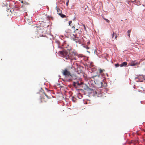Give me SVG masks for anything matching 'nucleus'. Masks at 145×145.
I'll return each mask as SVG.
<instances>
[{"label":"nucleus","instance_id":"nucleus-9","mask_svg":"<svg viewBox=\"0 0 145 145\" xmlns=\"http://www.w3.org/2000/svg\"><path fill=\"white\" fill-rule=\"evenodd\" d=\"M75 82L76 83V84L79 86L83 84V82L81 81L80 80L79 81H76Z\"/></svg>","mask_w":145,"mask_h":145},{"label":"nucleus","instance_id":"nucleus-16","mask_svg":"<svg viewBox=\"0 0 145 145\" xmlns=\"http://www.w3.org/2000/svg\"><path fill=\"white\" fill-rule=\"evenodd\" d=\"M115 67H118L119 66H120V65L118 63H117L116 64H115Z\"/></svg>","mask_w":145,"mask_h":145},{"label":"nucleus","instance_id":"nucleus-24","mask_svg":"<svg viewBox=\"0 0 145 145\" xmlns=\"http://www.w3.org/2000/svg\"><path fill=\"white\" fill-rule=\"evenodd\" d=\"M51 18L52 19V20H53V18L52 17H51Z\"/></svg>","mask_w":145,"mask_h":145},{"label":"nucleus","instance_id":"nucleus-18","mask_svg":"<svg viewBox=\"0 0 145 145\" xmlns=\"http://www.w3.org/2000/svg\"><path fill=\"white\" fill-rule=\"evenodd\" d=\"M104 19L108 23H109L110 21L108 19L105 18H104Z\"/></svg>","mask_w":145,"mask_h":145},{"label":"nucleus","instance_id":"nucleus-10","mask_svg":"<svg viewBox=\"0 0 145 145\" xmlns=\"http://www.w3.org/2000/svg\"><path fill=\"white\" fill-rule=\"evenodd\" d=\"M127 65V62H125L123 63H122L120 65V67H124L126 66Z\"/></svg>","mask_w":145,"mask_h":145},{"label":"nucleus","instance_id":"nucleus-4","mask_svg":"<svg viewBox=\"0 0 145 145\" xmlns=\"http://www.w3.org/2000/svg\"><path fill=\"white\" fill-rule=\"evenodd\" d=\"M66 33H67V35H70V36H71L72 37V35H73L74 36V37L75 38L74 40H77V39H76V38H77L76 37V36L74 35V34H72V33H73V32H72V29H71V30H70L68 29L66 31Z\"/></svg>","mask_w":145,"mask_h":145},{"label":"nucleus","instance_id":"nucleus-11","mask_svg":"<svg viewBox=\"0 0 145 145\" xmlns=\"http://www.w3.org/2000/svg\"><path fill=\"white\" fill-rule=\"evenodd\" d=\"M101 87H106L107 85V84L106 83H104V84H103V83L101 82Z\"/></svg>","mask_w":145,"mask_h":145},{"label":"nucleus","instance_id":"nucleus-15","mask_svg":"<svg viewBox=\"0 0 145 145\" xmlns=\"http://www.w3.org/2000/svg\"><path fill=\"white\" fill-rule=\"evenodd\" d=\"M105 71V70L104 69H99V72L100 73H101L103 71Z\"/></svg>","mask_w":145,"mask_h":145},{"label":"nucleus","instance_id":"nucleus-2","mask_svg":"<svg viewBox=\"0 0 145 145\" xmlns=\"http://www.w3.org/2000/svg\"><path fill=\"white\" fill-rule=\"evenodd\" d=\"M72 32L75 33L76 35H75V36H77L78 34L80 35L82 34L81 29L80 27L74 25L72 27Z\"/></svg>","mask_w":145,"mask_h":145},{"label":"nucleus","instance_id":"nucleus-19","mask_svg":"<svg viewBox=\"0 0 145 145\" xmlns=\"http://www.w3.org/2000/svg\"><path fill=\"white\" fill-rule=\"evenodd\" d=\"M69 0H67V2H66V5L67 6H68V3H69Z\"/></svg>","mask_w":145,"mask_h":145},{"label":"nucleus","instance_id":"nucleus-12","mask_svg":"<svg viewBox=\"0 0 145 145\" xmlns=\"http://www.w3.org/2000/svg\"><path fill=\"white\" fill-rule=\"evenodd\" d=\"M114 36H115V38H114V39H116L117 38V36H116V34L114 32H113V33L112 35V39H113L114 37Z\"/></svg>","mask_w":145,"mask_h":145},{"label":"nucleus","instance_id":"nucleus-20","mask_svg":"<svg viewBox=\"0 0 145 145\" xmlns=\"http://www.w3.org/2000/svg\"><path fill=\"white\" fill-rule=\"evenodd\" d=\"M72 23V21H70L69 22V26H71V24Z\"/></svg>","mask_w":145,"mask_h":145},{"label":"nucleus","instance_id":"nucleus-26","mask_svg":"<svg viewBox=\"0 0 145 145\" xmlns=\"http://www.w3.org/2000/svg\"><path fill=\"white\" fill-rule=\"evenodd\" d=\"M96 76H94V77H96Z\"/></svg>","mask_w":145,"mask_h":145},{"label":"nucleus","instance_id":"nucleus-5","mask_svg":"<svg viewBox=\"0 0 145 145\" xmlns=\"http://www.w3.org/2000/svg\"><path fill=\"white\" fill-rule=\"evenodd\" d=\"M44 96H45L47 98L49 99V98L48 97V96L47 95H46L45 93H44L43 94V97L41 98V101L42 102H46L47 101V99H45V98L44 97Z\"/></svg>","mask_w":145,"mask_h":145},{"label":"nucleus","instance_id":"nucleus-27","mask_svg":"<svg viewBox=\"0 0 145 145\" xmlns=\"http://www.w3.org/2000/svg\"><path fill=\"white\" fill-rule=\"evenodd\" d=\"M98 76L99 77V75Z\"/></svg>","mask_w":145,"mask_h":145},{"label":"nucleus","instance_id":"nucleus-17","mask_svg":"<svg viewBox=\"0 0 145 145\" xmlns=\"http://www.w3.org/2000/svg\"><path fill=\"white\" fill-rule=\"evenodd\" d=\"M76 82H73V84H72V85H73V86L74 87H76Z\"/></svg>","mask_w":145,"mask_h":145},{"label":"nucleus","instance_id":"nucleus-1","mask_svg":"<svg viewBox=\"0 0 145 145\" xmlns=\"http://www.w3.org/2000/svg\"><path fill=\"white\" fill-rule=\"evenodd\" d=\"M69 52H67L66 51H59L58 52V54L62 57L65 58L66 59L76 60V58L75 57L76 56L78 57H82V56L80 55H79L78 54L74 51H72L71 49L69 50Z\"/></svg>","mask_w":145,"mask_h":145},{"label":"nucleus","instance_id":"nucleus-6","mask_svg":"<svg viewBox=\"0 0 145 145\" xmlns=\"http://www.w3.org/2000/svg\"><path fill=\"white\" fill-rule=\"evenodd\" d=\"M70 76L71 77V78L68 79V80L69 82L72 80H75L76 79V76L74 75L71 74Z\"/></svg>","mask_w":145,"mask_h":145},{"label":"nucleus","instance_id":"nucleus-14","mask_svg":"<svg viewBox=\"0 0 145 145\" xmlns=\"http://www.w3.org/2000/svg\"><path fill=\"white\" fill-rule=\"evenodd\" d=\"M59 15L62 18H64L66 17V16L65 15L62 14L61 13L59 14Z\"/></svg>","mask_w":145,"mask_h":145},{"label":"nucleus","instance_id":"nucleus-23","mask_svg":"<svg viewBox=\"0 0 145 145\" xmlns=\"http://www.w3.org/2000/svg\"><path fill=\"white\" fill-rule=\"evenodd\" d=\"M84 29H86V27H85V25H84Z\"/></svg>","mask_w":145,"mask_h":145},{"label":"nucleus","instance_id":"nucleus-13","mask_svg":"<svg viewBox=\"0 0 145 145\" xmlns=\"http://www.w3.org/2000/svg\"><path fill=\"white\" fill-rule=\"evenodd\" d=\"M56 10L57 13H58L59 15L61 13V12L59 8H57V7H56Z\"/></svg>","mask_w":145,"mask_h":145},{"label":"nucleus","instance_id":"nucleus-8","mask_svg":"<svg viewBox=\"0 0 145 145\" xmlns=\"http://www.w3.org/2000/svg\"><path fill=\"white\" fill-rule=\"evenodd\" d=\"M21 2L22 3V5L21 6V7H27V6L29 5V3L25 1H22Z\"/></svg>","mask_w":145,"mask_h":145},{"label":"nucleus","instance_id":"nucleus-3","mask_svg":"<svg viewBox=\"0 0 145 145\" xmlns=\"http://www.w3.org/2000/svg\"><path fill=\"white\" fill-rule=\"evenodd\" d=\"M62 73L63 75L65 77H69L71 74V72L69 71L67 69H65L63 70L62 71Z\"/></svg>","mask_w":145,"mask_h":145},{"label":"nucleus","instance_id":"nucleus-22","mask_svg":"<svg viewBox=\"0 0 145 145\" xmlns=\"http://www.w3.org/2000/svg\"><path fill=\"white\" fill-rule=\"evenodd\" d=\"M130 33H129L128 34V35L129 37H130Z\"/></svg>","mask_w":145,"mask_h":145},{"label":"nucleus","instance_id":"nucleus-25","mask_svg":"<svg viewBox=\"0 0 145 145\" xmlns=\"http://www.w3.org/2000/svg\"><path fill=\"white\" fill-rule=\"evenodd\" d=\"M79 41V40H78V41ZM76 41V42H77V41Z\"/></svg>","mask_w":145,"mask_h":145},{"label":"nucleus","instance_id":"nucleus-7","mask_svg":"<svg viewBox=\"0 0 145 145\" xmlns=\"http://www.w3.org/2000/svg\"><path fill=\"white\" fill-rule=\"evenodd\" d=\"M139 64V63H138L135 60L131 61V62L130 63V65L131 66H135Z\"/></svg>","mask_w":145,"mask_h":145},{"label":"nucleus","instance_id":"nucleus-21","mask_svg":"<svg viewBox=\"0 0 145 145\" xmlns=\"http://www.w3.org/2000/svg\"><path fill=\"white\" fill-rule=\"evenodd\" d=\"M131 30H128V31H127V33H128V34L129 33H130L131 32Z\"/></svg>","mask_w":145,"mask_h":145}]
</instances>
